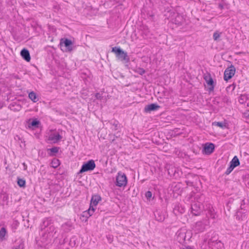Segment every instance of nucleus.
<instances>
[{
	"label": "nucleus",
	"instance_id": "nucleus-14",
	"mask_svg": "<svg viewBox=\"0 0 249 249\" xmlns=\"http://www.w3.org/2000/svg\"><path fill=\"white\" fill-rule=\"evenodd\" d=\"M20 55L27 62H30L31 60V56L29 51L25 49H23L20 52Z\"/></svg>",
	"mask_w": 249,
	"mask_h": 249
},
{
	"label": "nucleus",
	"instance_id": "nucleus-36",
	"mask_svg": "<svg viewBox=\"0 0 249 249\" xmlns=\"http://www.w3.org/2000/svg\"><path fill=\"white\" fill-rule=\"evenodd\" d=\"M112 129L113 130H117L118 129V128L119 127V125L118 124V122L116 121H114L113 123H112Z\"/></svg>",
	"mask_w": 249,
	"mask_h": 249
},
{
	"label": "nucleus",
	"instance_id": "nucleus-46",
	"mask_svg": "<svg viewBox=\"0 0 249 249\" xmlns=\"http://www.w3.org/2000/svg\"><path fill=\"white\" fill-rule=\"evenodd\" d=\"M242 202L244 203V200H242Z\"/></svg>",
	"mask_w": 249,
	"mask_h": 249
},
{
	"label": "nucleus",
	"instance_id": "nucleus-28",
	"mask_svg": "<svg viewBox=\"0 0 249 249\" xmlns=\"http://www.w3.org/2000/svg\"><path fill=\"white\" fill-rule=\"evenodd\" d=\"M207 214L211 218H215L216 213L214 212V210L213 208H209Z\"/></svg>",
	"mask_w": 249,
	"mask_h": 249
},
{
	"label": "nucleus",
	"instance_id": "nucleus-33",
	"mask_svg": "<svg viewBox=\"0 0 249 249\" xmlns=\"http://www.w3.org/2000/svg\"><path fill=\"white\" fill-rule=\"evenodd\" d=\"M134 71L141 75H143L145 72V71L143 68L140 67L136 68L134 70Z\"/></svg>",
	"mask_w": 249,
	"mask_h": 249
},
{
	"label": "nucleus",
	"instance_id": "nucleus-6",
	"mask_svg": "<svg viewBox=\"0 0 249 249\" xmlns=\"http://www.w3.org/2000/svg\"><path fill=\"white\" fill-rule=\"evenodd\" d=\"M191 238L190 233L185 231H178L177 232V240L180 243H183L186 240H189Z\"/></svg>",
	"mask_w": 249,
	"mask_h": 249
},
{
	"label": "nucleus",
	"instance_id": "nucleus-22",
	"mask_svg": "<svg viewBox=\"0 0 249 249\" xmlns=\"http://www.w3.org/2000/svg\"><path fill=\"white\" fill-rule=\"evenodd\" d=\"M168 173L171 177H176V174H178L177 170L172 166H169L168 168Z\"/></svg>",
	"mask_w": 249,
	"mask_h": 249
},
{
	"label": "nucleus",
	"instance_id": "nucleus-3",
	"mask_svg": "<svg viewBox=\"0 0 249 249\" xmlns=\"http://www.w3.org/2000/svg\"><path fill=\"white\" fill-rule=\"evenodd\" d=\"M96 167L94 161L90 160L86 162H84L82 165L81 169L78 174H82L84 172L93 170Z\"/></svg>",
	"mask_w": 249,
	"mask_h": 249
},
{
	"label": "nucleus",
	"instance_id": "nucleus-18",
	"mask_svg": "<svg viewBox=\"0 0 249 249\" xmlns=\"http://www.w3.org/2000/svg\"><path fill=\"white\" fill-rule=\"evenodd\" d=\"M156 219L158 221H163L165 219L164 215L160 211H156L154 212Z\"/></svg>",
	"mask_w": 249,
	"mask_h": 249
},
{
	"label": "nucleus",
	"instance_id": "nucleus-24",
	"mask_svg": "<svg viewBox=\"0 0 249 249\" xmlns=\"http://www.w3.org/2000/svg\"><path fill=\"white\" fill-rule=\"evenodd\" d=\"M230 164L234 168L240 165V161L236 156L233 158Z\"/></svg>",
	"mask_w": 249,
	"mask_h": 249
},
{
	"label": "nucleus",
	"instance_id": "nucleus-10",
	"mask_svg": "<svg viewBox=\"0 0 249 249\" xmlns=\"http://www.w3.org/2000/svg\"><path fill=\"white\" fill-rule=\"evenodd\" d=\"M64 44V46L67 48V50L69 52H71L72 50V42L71 40L68 38H62L60 40V45L61 46Z\"/></svg>",
	"mask_w": 249,
	"mask_h": 249
},
{
	"label": "nucleus",
	"instance_id": "nucleus-32",
	"mask_svg": "<svg viewBox=\"0 0 249 249\" xmlns=\"http://www.w3.org/2000/svg\"><path fill=\"white\" fill-rule=\"evenodd\" d=\"M221 33H219L218 31L215 32L213 34V38L214 41H219V38L221 36Z\"/></svg>",
	"mask_w": 249,
	"mask_h": 249
},
{
	"label": "nucleus",
	"instance_id": "nucleus-7",
	"mask_svg": "<svg viewBox=\"0 0 249 249\" xmlns=\"http://www.w3.org/2000/svg\"><path fill=\"white\" fill-rule=\"evenodd\" d=\"M204 79L209 86L208 89V91L209 92L213 91L215 87V84L211 74L209 73L205 74L204 76Z\"/></svg>",
	"mask_w": 249,
	"mask_h": 249
},
{
	"label": "nucleus",
	"instance_id": "nucleus-34",
	"mask_svg": "<svg viewBox=\"0 0 249 249\" xmlns=\"http://www.w3.org/2000/svg\"><path fill=\"white\" fill-rule=\"evenodd\" d=\"M24 249V244L22 242H20L18 245H16L14 246L12 248V249Z\"/></svg>",
	"mask_w": 249,
	"mask_h": 249
},
{
	"label": "nucleus",
	"instance_id": "nucleus-42",
	"mask_svg": "<svg viewBox=\"0 0 249 249\" xmlns=\"http://www.w3.org/2000/svg\"><path fill=\"white\" fill-rule=\"evenodd\" d=\"M218 7H219L220 9H223V8H224V6H223V5L222 4H221V3H219V4H218Z\"/></svg>",
	"mask_w": 249,
	"mask_h": 249
},
{
	"label": "nucleus",
	"instance_id": "nucleus-41",
	"mask_svg": "<svg viewBox=\"0 0 249 249\" xmlns=\"http://www.w3.org/2000/svg\"><path fill=\"white\" fill-rule=\"evenodd\" d=\"M235 84L233 83L230 86H229L227 88H232V90H233L235 88Z\"/></svg>",
	"mask_w": 249,
	"mask_h": 249
},
{
	"label": "nucleus",
	"instance_id": "nucleus-5",
	"mask_svg": "<svg viewBox=\"0 0 249 249\" xmlns=\"http://www.w3.org/2000/svg\"><path fill=\"white\" fill-rule=\"evenodd\" d=\"M235 72V68L232 65L228 67L225 71L224 75V80L227 81L231 79L234 75Z\"/></svg>",
	"mask_w": 249,
	"mask_h": 249
},
{
	"label": "nucleus",
	"instance_id": "nucleus-17",
	"mask_svg": "<svg viewBox=\"0 0 249 249\" xmlns=\"http://www.w3.org/2000/svg\"><path fill=\"white\" fill-rule=\"evenodd\" d=\"M195 228L197 232H202L205 229V225L202 222L199 221L196 223Z\"/></svg>",
	"mask_w": 249,
	"mask_h": 249
},
{
	"label": "nucleus",
	"instance_id": "nucleus-4",
	"mask_svg": "<svg viewBox=\"0 0 249 249\" xmlns=\"http://www.w3.org/2000/svg\"><path fill=\"white\" fill-rule=\"evenodd\" d=\"M191 212L194 215H199L203 210L202 204L199 202H194L191 205Z\"/></svg>",
	"mask_w": 249,
	"mask_h": 249
},
{
	"label": "nucleus",
	"instance_id": "nucleus-39",
	"mask_svg": "<svg viewBox=\"0 0 249 249\" xmlns=\"http://www.w3.org/2000/svg\"><path fill=\"white\" fill-rule=\"evenodd\" d=\"M145 197L147 199H150L152 196V193L151 191H147L145 194Z\"/></svg>",
	"mask_w": 249,
	"mask_h": 249
},
{
	"label": "nucleus",
	"instance_id": "nucleus-37",
	"mask_svg": "<svg viewBox=\"0 0 249 249\" xmlns=\"http://www.w3.org/2000/svg\"><path fill=\"white\" fill-rule=\"evenodd\" d=\"M234 168V167L232 166V165H231L230 164V166L227 169V170L225 173V174H226V175H229L231 172V171L233 170Z\"/></svg>",
	"mask_w": 249,
	"mask_h": 249
},
{
	"label": "nucleus",
	"instance_id": "nucleus-23",
	"mask_svg": "<svg viewBox=\"0 0 249 249\" xmlns=\"http://www.w3.org/2000/svg\"><path fill=\"white\" fill-rule=\"evenodd\" d=\"M60 148L58 147H53L51 148L48 149V151H50L49 155L50 156L53 157L56 155L59 151Z\"/></svg>",
	"mask_w": 249,
	"mask_h": 249
},
{
	"label": "nucleus",
	"instance_id": "nucleus-1",
	"mask_svg": "<svg viewBox=\"0 0 249 249\" xmlns=\"http://www.w3.org/2000/svg\"><path fill=\"white\" fill-rule=\"evenodd\" d=\"M112 52L114 53L116 57L124 62V63L129 62L130 58L126 52L124 51L120 48L114 47L112 48Z\"/></svg>",
	"mask_w": 249,
	"mask_h": 249
},
{
	"label": "nucleus",
	"instance_id": "nucleus-2",
	"mask_svg": "<svg viewBox=\"0 0 249 249\" xmlns=\"http://www.w3.org/2000/svg\"><path fill=\"white\" fill-rule=\"evenodd\" d=\"M127 183V179L124 173L119 172L116 178V185L118 187H124Z\"/></svg>",
	"mask_w": 249,
	"mask_h": 249
},
{
	"label": "nucleus",
	"instance_id": "nucleus-11",
	"mask_svg": "<svg viewBox=\"0 0 249 249\" xmlns=\"http://www.w3.org/2000/svg\"><path fill=\"white\" fill-rule=\"evenodd\" d=\"M52 219L50 218H45L42 222V223L40 224V230L45 231L47 229V228H49L51 225H52Z\"/></svg>",
	"mask_w": 249,
	"mask_h": 249
},
{
	"label": "nucleus",
	"instance_id": "nucleus-38",
	"mask_svg": "<svg viewBox=\"0 0 249 249\" xmlns=\"http://www.w3.org/2000/svg\"><path fill=\"white\" fill-rule=\"evenodd\" d=\"M243 213L240 210H238L236 212V214L235 215L236 218L238 220H240L241 217H242Z\"/></svg>",
	"mask_w": 249,
	"mask_h": 249
},
{
	"label": "nucleus",
	"instance_id": "nucleus-8",
	"mask_svg": "<svg viewBox=\"0 0 249 249\" xmlns=\"http://www.w3.org/2000/svg\"><path fill=\"white\" fill-rule=\"evenodd\" d=\"M208 244L209 246L212 248V249H224V245L220 240L211 238L209 240Z\"/></svg>",
	"mask_w": 249,
	"mask_h": 249
},
{
	"label": "nucleus",
	"instance_id": "nucleus-21",
	"mask_svg": "<svg viewBox=\"0 0 249 249\" xmlns=\"http://www.w3.org/2000/svg\"><path fill=\"white\" fill-rule=\"evenodd\" d=\"M28 97L34 103L37 102L39 100L38 96L34 91H33L29 93Z\"/></svg>",
	"mask_w": 249,
	"mask_h": 249
},
{
	"label": "nucleus",
	"instance_id": "nucleus-43",
	"mask_svg": "<svg viewBox=\"0 0 249 249\" xmlns=\"http://www.w3.org/2000/svg\"><path fill=\"white\" fill-rule=\"evenodd\" d=\"M23 165L24 167V170H26L27 168V166L25 165V164L24 163H23Z\"/></svg>",
	"mask_w": 249,
	"mask_h": 249
},
{
	"label": "nucleus",
	"instance_id": "nucleus-45",
	"mask_svg": "<svg viewBox=\"0 0 249 249\" xmlns=\"http://www.w3.org/2000/svg\"><path fill=\"white\" fill-rule=\"evenodd\" d=\"M242 204H241V210H243V207H242Z\"/></svg>",
	"mask_w": 249,
	"mask_h": 249
},
{
	"label": "nucleus",
	"instance_id": "nucleus-26",
	"mask_svg": "<svg viewBox=\"0 0 249 249\" xmlns=\"http://www.w3.org/2000/svg\"><path fill=\"white\" fill-rule=\"evenodd\" d=\"M213 125L218 126L222 129L227 127L226 123L220 122H214L213 123Z\"/></svg>",
	"mask_w": 249,
	"mask_h": 249
},
{
	"label": "nucleus",
	"instance_id": "nucleus-9",
	"mask_svg": "<svg viewBox=\"0 0 249 249\" xmlns=\"http://www.w3.org/2000/svg\"><path fill=\"white\" fill-rule=\"evenodd\" d=\"M214 149V145L213 143H206L204 144L202 152L206 155L212 154Z\"/></svg>",
	"mask_w": 249,
	"mask_h": 249
},
{
	"label": "nucleus",
	"instance_id": "nucleus-25",
	"mask_svg": "<svg viewBox=\"0 0 249 249\" xmlns=\"http://www.w3.org/2000/svg\"><path fill=\"white\" fill-rule=\"evenodd\" d=\"M249 96L247 94H241L239 97L238 101L241 104H244L248 99Z\"/></svg>",
	"mask_w": 249,
	"mask_h": 249
},
{
	"label": "nucleus",
	"instance_id": "nucleus-44",
	"mask_svg": "<svg viewBox=\"0 0 249 249\" xmlns=\"http://www.w3.org/2000/svg\"><path fill=\"white\" fill-rule=\"evenodd\" d=\"M118 133H119V132H117V133H116V137H118V136H120V135H118Z\"/></svg>",
	"mask_w": 249,
	"mask_h": 249
},
{
	"label": "nucleus",
	"instance_id": "nucleus-29",
	"mask_svg": "<svg viewBox=\"0 0 249 249\" xmlns=\"http://www.w3.org/2000/svg\"><path fill=\"white\" fill-rule=\"evenodd\" d=\"M2 199V204L7 205L8 203V196L6 194H2L1 196Z\"/></svg>",
	"mask_w": 249,
	"mask_h": 249
},
{
	"label": "nucleus",
	"instance_id": "nucleus-19",
	"mask_svg": "<svg viewBox=\"0 0 249 249\" xmlns=\"http://www.w3.org/2000/svg\"><path fill=\"white\" fill-rule=\"evenodd\" d=\"M101 200V197L99 195H96L92 196L90 200L91 205L96 206L98 204L99 201Z\"/></svg>",
	"mask_w": 249,
	"mask_h": 249
},
{
	"label": "nucleus",
	"instance_id": "nucleus-15",
	"mask_svg": "<svg viewBox=\"0 0 249 249\" xmlns=\"http://www.w3.org/2000/svg\"><path fill=\"white\" fill-rule=\"evenodd\" d=\"M45 232L48 233L47 237H53L56 234V231L54 226L53 225H51L49 228H47L46 230L45 231Z\"/></svg>",
	"mask_w": 249,
	"mask_h": 249
},
{
	"label": "nucleus",
	"instance_id": "nucleus-31",
	"mask_svg": "<svg viewBox=\"0 0 249 249\" xmlns=\"http://www.w3.org/2000/svg\"><path fill=\"white\" fill-rule=\"evenodd\" d=\"M6 229L2 227L0 230V239L2 241L3 240L4 237L6 234Z\"/></svg>",
	"mask_w": 249,
	"mask_h": 249
},
{
	"label": "nucleus",
	"instance_id": "nucleus-16",
	"mask_svg": "<svg viewBox=\"0 0 249 249\" xmlns=\"http://www.w3.org/2000/svg\"><path fill=\"white\" fill-rule=\"evenodd\" d=\"M95 206H96L91 205L90 204L89 208L88 209V210L83 212L84 214L83 215V216H86L87 218H88L89 217L91 216L93 214V213L94 212V207Z\"/></svg>",
	"mask_w": 249,
	"mask_h": 249
},
{
	"label": "nucleus",
	"instance_id": "nucleus-13",
	"mask_svg": "<svg viewBox=\"0 0 249 249\" xmlns=\"http://www.w3.org/2000/svg\"><path fill=\"white\" fill-rule=\"evenodd\" d=\"M62 136L58 132L53 133L50 135L48 140L53 143L57 142L62 139Z\"/></svg>",
	"mask_w": 249,
	"mask_h": 249
},
{
	"label": "nucleus",
	"instance_id": "nucleus-40",
	"mask_svg": "<svg viewBox=\"0 0 249 249\" xmlns=\"http://www.w3.org/2000/svg\"><path fill=\"white\" fill-rule=\"evenodd\" d=\"M95 96L97 99H100V100H101L103 97L99 93H96Z\"/></svg>",
	"mask_w": 249,
	"mask_h": 249
},
{
	"label": "nucleus",
	"instance_id": "nucleus-27",
	"mask_svg": "<svg viewBox=\"0 0 249 249\" xmlns=\"http://www.w3.org/2000/svg\"><path fill=\"white\" fill-rule=\"evenodd\" d=\"M60 164L59 160L57 159H53L51 162V167L53 168H56Z\"/></svg>",
	"mask_w": 249,
	"mask_h": 249
},
{
	"label": "nucleus",
	"instance_id": "nucleus-12",
	"mask_svg": "<svg viewBox=\"0 0 249 249\" xmlns=\"http://www.w3.org/2000/svg\"><path fill=\"white\" fill-rule=\"evenodd\" d=\"M160 106L157 104L152 103L144 107V111L145 112H150L152 111H155L159 109Z\"/></svg>",
	"mask_w": 249,
	"mask_h": 249
},
{
	"label": "nucleus",
	"instance_id": "nucleus-20",
	"mask_svg": "<svg viewBox=\"0 0 249 249\" xmlns=\"http://www.w3.org/2000/svg\"><path fill=\"white\" fill-rule=\"evenodd\" d=\"M39 124L40 122L36 119L33 120L30 123H29L28 127L29 128H36L39 127Z\"/></svg>",
	"mask_w": 249,
	"mask_h": 249
},
{
	"label": "nucleus",
	"instance_id": "nucleus-30",
	"mask_svg": "<svg viewBox=\"0 0 249 249\" xmlns=\"http://www.w3.org/2000/svg\"><path fill=\"white\" fill-rule=\"evenodd\" d=\"M18 185L20 187H24L25 186L26 181L25 180L18 178L17 181Z\"/></svg>",
	"mask_w": 249,
	"mask_h": 249
},
{
	"label": "nucleus",
	"instance_id": "nucleus-35",
	"mask_svg": "<svg viewBox=\"0 0 249 249\" xmlns=\"http://www.w3.org/2000/svg\"><path fill=\"white\" fill-rule=\"evenodd\" d=\"M182 19V16L179 15L178 14H177V16L176 17V18L175 19V23L176 24H179L181 22Z\"/></svg>",
	"mask_w": 249,
	"mask_h": 249
}]
</instances>
